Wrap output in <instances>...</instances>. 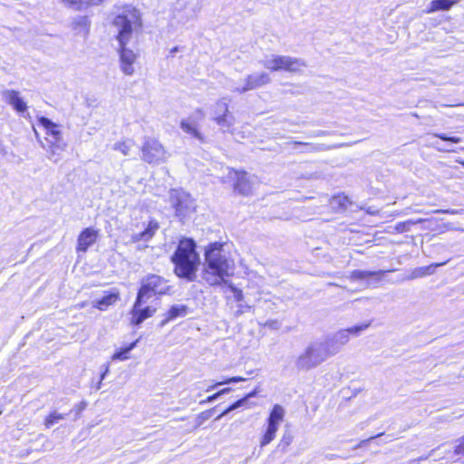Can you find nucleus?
<instances>
[{
    "label": "nucleus",
    "mask_w": 464,
    "mask_h": 464,
    "mask_svg": "<svg viewBox=\"0 0 464 464\" xmlns=\"http://www.w3.org/2000/svg\"><path fill=\"white\" fill-rule=\"evenodd\" d=\"M141 25V16L139 10L131 6L125 7L112 21V27L120 45L121 70L126 75L133 74V64L137 59L136 53L127 48L126 45L130 41L133 32L139 30Z\"/></svg>",
    "instance_id": "1"
},
{
    "label": "nucleus",
    "mask_w": 464,
    "mask_h": 464,
    "mask_svg": "<svg viewBox=\"0 0 464 464\" xmlns=\"http://www.w3.org/2000/svg\"><path fill=\"white\" fill-rule=\"evenodd\" d=\"M235 262L225 252L223 245L210 243L205 250V264L202 277L209 285H220L226 277L233 276Z\"/></svg>",
    "instance_id": "2"
},
{
    "label": "nucleus",
    "mask_w": 464,
    "mask_h": 464,
    "mask_svg": "<svg viewBox=\"0 0 464 464\" xmlns=\"http://www.w3.org/2000/svg\"><path fill=\"white\" fill-rule=\"evenodd\" d=\"M171 262L174 264V273L178 277L188 282L194 281L200 264L195 241L191 238L181 239L171 256Z\"/></svg>",
    "instance_id": "3"
},
{
    "label": "nucleus",
    "mask_w": 464,
    "mask_h": 464,
    "mask_svg": "<svg viewBox=\"0 0 464 464\" xmlns=\"http://www.w3.org/2000/svg\"><path fill=\"white\" fill-rule=\"evenodd\" d=\"M331 355L329 343L313 342L296 358L295 365L299 371H308L319 366Z\"/></svg>",
    "instance_id": "4"
},
{
    "label": "nucleus",
    "mask_w": 464,
    "mask_h": 464,
    "mask_svg": "<svg viewBox=\"0 0 464 464\" xmlns=\"http://www.w3.org/2000/svg\"><path fill=\"white\" fill-rule=\"evenodd\" d=\"M261 63L272 72L284 70L289 72H298L306 66V63L300 58L275 54L266 57Z\"/></svg>",
    "instance_id": "5"
},
{
    "label": "nucleus",
    "mask_w": 464,
    "mask_h": 464,
    "mask_svg": "<svg viewBox=\"0 0 464 464\" xmlns=\"http://www.w3.org/2000/svg\"><path fill=\"white\" fill-rule=\"evenodd\" d=\"M285 410L279 404H275L266 420L265 430L260 438L259 444L264 448L270 444L276 438L280 425L284 421Z\"/></svg>",
    "instance_id": "6"
},
{
    "label": "nucleus",
    "mask_w": 464,
    "mask_h": 464,
    "mask_svg": "<svg viewBox=\"0 0 464 464\" xmlns=\"http://www.w3.org/2000/svg\"><path fill=\"white\" fill-rule=\"evenodd\" d=\"M169 289V285L165 278L158 275H149L141 279L137 296L148 300L153 295L166 294Z\"/></svg>",
    "instance_id": "7"
},
{
    "label": "nucleus",
    "mask_w": 464,
    "mask_h": 464,
    "mask_svg": "<svg viewBox=\"0 0 464 464\" xmlns=\"http://www.w3.org/2000/svg\"><path fill=\"white\" fill-rule=\"evenodd\" d=\"M169 158L164 146L156 139L146 138L141 147V159L149 164H160Z\"/></svg>",
    "instance_id": "8"
},
{
    "label": "nucleus",
    "mask_w": 464,
    "mask_h": 464,
    "mask_svg": "<svg viewBox=\"0 0 464 464\" xmlns=\"http://www.w3.org/2000/svg\"><path fill=\"white\" fill-rule=\"evenodd\" d=\"M271 82V77L267 72H254L248 74L241 83L232 82L229 89L237 93H245L252 90L261 88Z\"/></svg>",
    "instance_id": "9"
},
{
    "label": "nucleus",
    "mask_w": 464,
    "mask_h": 464,
    "mask_svg": "<svg viewBox=\"0 0 464 464\" xmlns=\"http://www.w3.org/2000/svg\"><path fill=\"white\" fill-rule=\"evenodd\" d=\"M169 201L179 217H186L194 209V202L189 195L181 190L173 189L169 192Z\"/></svg>",
    "instance_id": "10"
},
{
    "label": "nucleus",
    "mask_w": 464,
    "mask_h": 464,
    "mask_svg": "<svg viewBox=\"0 0 464 464\" xmlns=\"http://www.w3.org/2000/svg\"><path fill=\"white\" fill-rule=\"evenodd\" d=\"M147 300L144 298L136 297L133 307L130 311L131 319L130 323L135 325H140L146 319L151 317L155 312L156 308L152 306L142 307V304L146 303Z\"/></svg>",
    "instance_id": "11"
},
{
    "label": "nucleus",
    "mask_w": 464,
    "mask_h": 464,
    "mask_svg": "<svg viewBox=\"0 0 464 464\" xmlns=\"http://www.w3.org/2000/svg\"><path fill=\"white\" fill-rule=\"evenodd\" d=\"M2 99L11 105L17 112L23 113L27 110L26 102L20 97L19 92L15 90H5L2 92Z\"/></svg>",
    "instance_id": "12"
},
{
    "label": "nucleus",
    "mask_w": 464,
    "mask_h": 464,
    "mask_svg": "<svg viewBox=\"0 0 464 464\" xmlns=\"http://www.w3.org/2000/svg\"><path fill=\"white\" fill-rule=\"evenodd\" d=\"M350 340L349 333L345 329H341L334 333L331 337L325 340V343H329L330 353L332 355L337 353L341 348L348 343Z\"/></svg>",
    "instance_id": "13"
},
{
    "label": "nucleus",
    "mask_w": 464,
    "mask_h": 464,
    "mask_svg": "<svg viewBox=\"0 0 464 464\" xmlns=\"http://www.w3.org/2000/svg\"><path fill=\"white\" fill-rule=\"evenodd\" d=\"M236 182L235 190L243 196H248L252 193L253 189V179L246 172L235 173Z\"/></svg>",
    "instance_id": "14"
},
{
    "label": "nucleus",
    "mask_w": 464,
    "mask_h": 464,
    "mask_svg": "<svg viewBox=\"0 0 464 464\" xmlns=\"http://www.w3.org/2000/svg\"><path fill=\"white\" fill-rule=\"evenodd\" d=\"M97 237V230L92 227L83 229L78 237L76 250L86 252L89 246L95 243Z\"/></svg>",
    "instance_id": "15"
},
{
    "label": "nucleus",
    "mask_w": 464,
    "mask_h": 464,
    "mask_svg": "<svg viewBox=\"0 0 464 464\" xmlns=\"http://www.w3.org/2000/svg\"><path fill=\"white\" fill-rule=\"evenodd\" d=\"M46 142L48 148L47 150V157L50 160L53 162H57L61 159V154L66 149V143L64 142L63 138L49 140L46 138Z\"/></svg>",
    "instance_id": "16"
},
{
    "label": "nucleus",
    "mask_w": 464,
    "mask_h": 464,
    "mask_svg": "<svg viewBox=\"0 0 464 464\" xmlns=\"http://www.w3.org/2000/svg\"><path fill=\"white\" fill-rule=\"evenodd\" d=\"M294 148L296 146H302L303 150H300L301 153H314L320 151H326L334 149L340 148L342 145H326L324 143H313V142H301V141H292L289 143Z\"/></svg>",
    "instance_id": "17"
},
{
    "label": "nucleus",
    "mask_w": 464,
    "mask_h": 464,
    "mask_svg": "<svg viewBox=\"0 0 464 464\" xmlns=\"http://www.w3.org/2000/svg\"><path fill=\"white\" fill-rule=\"evenodd\" d=\"M447 262L448 261H445L442 263L431 264L428 266L417 267L409 276L398 278L397 282H402L405 280H412V279L423 277L427 275H431L434 273L436 267L441 266L447 264Z\"/></svg>",
    "instance_id": "18"
},
{
    "label": "nucleus",
    "mask_w": 464,
    "mask_h": 464,
    "mask_svg": "<svg viewBox=\"0 0 464 464\" xmlns=\"http://www.w3.org/2000/svg\"><path fill=\"white\" fill-rule=\"evenodd\" d=\"M392 270H378V271H364V270H353L350 275V278L353 280H362L370 277H374L375 282L378 283L382 277L388 272Z\"/></svg>",
    "instance_id": "19"
},
{
    "label": "nucleus",
    "mask_w": 464,
    "mask_h": 464,
    "mask_svg": "<svg viewBox=\"0 0 464 464\" xmlns=\"http://www.w3.org/2000/svg\"><path fill=\"white\" fill-rule=\"evenodd\" d=\"M213 121L217 123V125L219 127V130L222 132H233L232 129L235 124L236 119L230 111H228L225 115L213 117Z\"/></svg>",
    "instance_id": "20"
},
{
    "label": "nucleus",
    "mask_w": 464,
    "mask_h": 464,
    "mask_svg": "<svg viewBox=\"0 0 464 464\" xmlns=\"http://www.w3.org/2000/svg\"><path fill=\"white\" fill-rule=\"evenodd\" d=\"M159 227H160L157 221L150 220L147 227L142 232L135 233L132 235V240L134 242L149 241L154 236Z\"/></svg>",
    "instance_id": "21"
},
{
    "label": "nucleus",
    "mask_w": 464,
    "mask_h": 464,
    "mask_svg": "<svg viewBox=\"0 0 464 464\" xmlns=\"http://www.w3.org/2000/svg\"><path fill=\"white\" fill-rule=\"evenodd\" d=\"M38 121L39 124L45 129L46 134L51 137L49 140L63 138L59 126L50 119L40 117Z\"/></svg>",
    "instance_id": "22"
},
{
    "label": "nucleus",
    "mask_w": 464,
    "mask_h": 464,
    "mask_svg": "<svg viewBox=\"0 0 464 464\" xmlns=\"http://www.w3.org/2000/svg\"><path fill=\"white\" fill-rule=\"evenodd\" d=\"M188 313V307L185 304H175L172 305L168 313L166 314V318L162 320L160 325H165L168 322L174 320L178 317H184Z\"/></svg>",
    "instance_id": "23"
},
{
    "label": "nucleus",
    "mask_w": 464,
    "mask_h": 464,
    "mask_svg": "<svg viewBox=\"0 0 464 464\" xmlns=\"http://www.w3.org/2000/svg\"><path fill=\"white\" fill-rule=\"evenodd\" d=\"M91 21L87 16H78L72 22V29L75 34L86 37L90 31Z\"/></svg>",
    "instance_id": "24"
},
{
    "label": "nucleus",
    "mask_w": 464,
    "mask_h": 464,
    "mask_svg": "<svg viewBox=\"0 0 464 464\" xmlns=\"http://www.w3.org/2000/svg\"><path fill=\"white\" fill-rule=\"evenodd\" d=\"M119 300L118 293H110L100 300L94 302L93 306L99 310H106L110 305L115 304Z\"/></svg>",
    "instance_id": "25"
},
{
    "label": "nucleus",
    "mask_w": 464,
    "mask_h": 464,
    "mask_svg": "<svg viewBox=\"0 0 464 464\" xmlns=\"http://www.w3.org/2000/svg\"><path fill=\"white\" fill-rule=\"evenodd\" d=\"M180 128H181V130L184 132H186V133L191 135L192 137L198 139L199 141H201V142L204 141V137L198 130L197 125L195 123H192V122L188 121V120H183L180 122Z\"/></svg>",
    "instance_id": "26"
},
{
    "label": "nucleus",
    "mask_w": 464,
    "mask_h": 464,
    "mask_svg": "<svg viewBox=\"0 0 464 464\" xmlns=\"http://www.w3.org/2000/svg\"><path fill=\"white\" fill-rule=\"evenodd\" d=\"M330 205L335 211H341L347 208L350 205V200L346 196L340 194L330 199Z\"/></svg>",
    "instance_id": "27"
},
{
    "label": "nucleus",
    "mask_w": 464,
    "mask_h": 464,
    "mask_svg": "<svg viewBox=\"0 0 464 464\" xmlns=\"http://www.w3.org/2000/svg\"><path fill=\"white\" fill-rule=\"evenodd\" d=\"M456 3L457 0H433L430 3V7L429 8L428 13L439 10H450Z\"/></svg>",
    "instance_id": "28"
},
{
    "label": "nucleus",
    "mask_w": 464,
    "mask_h": 464,
    "mask_svg": "<svg viewBox=\"0 0 464 464\" xmlns=\"http://www.w3.org/2000/svg\"><path fill=\"white\" fill-rule=\"evenodd\" d=\"M139 340H136L130 343L128 346L120 349L119 351L115 352L112 355L111 359L113 361L119 360V361H125L129 359V353L137 346Z\"/></svg>",
    "instance_id": "29"
},
{
    "label": "nucleus",
    "mask_w": 464,
    "mask_h": 464,
    "mask_svg": "<svg viewBox=\"0 0 464 464\" xmlns=\"http://www.w3.org/2000/svg\"><path fill=\"white\" fill-rule=\"evenodd\" d=\"M134 146V142L132 140H123L117 141L113 144L112 149L114 150H118L121 152L124 156H128Z\"/></svg>",
    "instance_id": "30"
},
{
    "label": "nucleus",
    "mask_w": 464,
    "mask_h": 464,
    "mask_svg": "<svg viewBox=\"0 0 464 464\" xmlns=\"http://www.w3.org/2000/svg\"><path fill=\"white\" fill-rule=\"evenodd\" d=\"M229 111L228 102L226 98H221L214 105L213 117L225 115Z\"/></svg>",
    "instance_id": "31"
},
{
    "label": "nucleus",
    "mask_w": 464,
    "mask_h": 464,
    "mask_svg": "<svg viewBox=\"0 0 464 464\" xmlns=\"http://www.w3.org/2000/svg\"><path fill=\"white\" fill-rule=\"evenodd\" d=\"M67 414H62L53 411L51 412L44 420L45 428L49 429L55 423L59 422L62 420H64Z\"/></svg>",
    "instance_id": "32"
},
{
    "label": "nucleus",
    "mask_w": 464,
    "mask_h": 464,
    "mask_svg": "<svg viewBox=\"0 0 464 464\" xmlns=\"http://www.w3.org/2000/svg\"><path fill=\"white\" fill-rule=\"evenodd\" d=\"M256 394V392H252L250 393H248L246 396H245L244 398L237 401L236 402H234L233 404H231L228 408H227L223 412H222V415H227L228 414L230 411H235L237 409H238L239 407H242L246 402V401L255 396Z\"/></svg>",
    "instance_id": "33"
},
{
    "label": "nucleus",
    "mask_w": 464,
    "mask_h": 464,
    "mask_svg": "<svg viewBox=\"0 0 464 464\" xmlns=\"http://www.w3.org/2000/svg\"><path fill=\"white\" fill-rule=\"evenodd\" d=\"M293 442V436L289 432H285L282 435V438L277 444V449L281 450L282 452H285L287 450V448L290 446V444Z\"/></svg>",
    "instance_id": "34"
},
{
    "label": "nucleus",
    "mask_w": 464,
    "mask_h": 464,
    "mask_svg": "<svg viewBox=\"0 0 464 464\" xmlns=\"http://www.w3.org/2000/svg\"><path fill=\"white\" fill-rule=\"evenodd\" d=\"M371 324H372V321H369V322H366V323H363V324H361L358 325H353V326L345 328V330H346V332L349 333V336L350 335L358 336L361 334V332L368 329L370 327Z\"/></svg>",
    "instance_id": "35"
},
{
    "label": "nucleus",
    "mask_w": 464,
    "mask_h": 464,
    "mask_svg": "<svg viewBox=\"0 0 464 464\" xmlns=\"http://www.w3.org/2000/svg\"><path fill=\"white\" fill-rule=\"evenodd\" d=\"M420 222H422V219H418L416 221H413L411 219V220H407L404 222H400L394 226V230L398 233L406 232V231L410 230V227L411 225L420 223Z\"/></svg>",
    "instance_id": "36"
},
{
    "label": "nucleus",
    "mask_w": 464,
    "mask_h": 464,
    "mask_svg": "<svg viewBox=\"0 0 464 464\" xmlns=\"http://www.w3.org/2000/svg\"><path fill=\"white\" fill-rule=\"evenodd\" d=\"M244 381H246V379L243 378V377H240V376L232 377V378L227 379V380H225L223 382H218V383L210 386L207 390V392H209L210 390H212V389H214V388H216V387H218L219 385H222V384L232 383V382H244Z\"/></svg>",
    "instance_id": "37"
},
{
    "label": "nucleus",
    "mask_w": 464,
    "mask_h": 464,
    "mask_svg": "<svg viewBox=\"0 0 464 464\" xmlns=\"http://www.w3.org/2000/svg\"><path fill=\"white\" fill-rule=\"evenodd\" d=\"M434 136L440 138L442 140L450 141V142H453V143H459V142H460L462 140L461 138H459V137L448 136L447 134H444V133H440V134L437 133V134H434Z\"/></svg>",
    "instance_id": "38"
},
{
    "label": "nucleus",
    "mask_w": 464,
    "mask_h": 464,
    "mask_svg": "<svg viewBox=\"0 0 464 464\" xmlns=\"http://www.w3.org/2000/svg\"><path fill=\"white\" fill-rule=\"evenodd\" d=\"M215 411V408H212L210 410H208V411H202L198 416V425H201L204 421H206L207 420H208L211 415H212V412Z\"/></svg>",
    "instance_id": "39"
},
{
    "label": "nucleus",
    "mask_w": 464,
    "mask_h": 464,
    "mask_svg": "<svg viewBox=\"0 0 464 464\" xmlns=\"http://www.w3.org/2000/svg\"><path fill=\"white\" fill-rule=\"evenodd\" d=\"M62 2L67 6L75 10H80L83 7L81 0H62Z\"/></svg>",
    "instance_id": "40"
},
{
    "label": "nucleus",
    "mask_w": 464,
    "mask_h": 464,
    "mask_svg": "<svg viewBox=\"0 0 464 464\" xmlns=\"http://www.w3.org/2000/svg\"><path fill=\"white\" fill-rule=\"evenodd\" d=\"M455 454L464 457V437L459 440L455 447Z\"/></svg>",
    "instance_id": "41"
},
{
    "label": "nucleus",
    "mask_w": 464,
    "mask_h": 464,
    "mask_svg": "<svg viewBox=\"0 0 464 464\" xmlns=\"http://www.w3.org/2000/svg\"><path fill=\"white\" fill-rule=\"evenodd\" d=\"M87 406V403L86 401H81L79 404H77L72 411L75 412V417H74V420H77L81 414V412L86 408Z\"/></svg>",
    "instance_id": "42"
},
{
    "label": "nucleus",
    "mask_w": 464,
    "mask_h": 464,
    "mask_svg": "<svg viewBox=\"0 0 464 464\" xmlns=\"http://www.w3.org/2000/svg\"><path fill=\"white\" fill-rule=\"evenodd\" d=\"M250 308H251L250 305H247V304L245 305V304H240L238 305V307L237 308V310H235L234 314L236 317H238L241 314H243L244 313H246V311H248Z\"/></svg>",
    "instance_id": "43"
},
{
    "label": "nucleus",
    "mask_w": 464,
    "mask_h": 464,
    "mask_svg": "<svg viewBox=\"0 0 464 464\" xmlns=\"http://www.w3.org/2000/svg\"><path fill=\"white\" fill-rule=\"evenodd\" d=\"M435 213H447L451 215H459L464 212V209H437Z\"/></svg>",
    "instance_id": "44"
},
{
    "label": "nucleus",
    "mask_w": 464,
    "mask_h": 464,
    "mask_svg": "<svg viewBox=\"0 0 464 464\" xmlns=\"http://www.w3.org/2000/svg\"><path fill=\"white\" fill-rule=\"evenodd\" d=\"M232 292L234 293V297L237 302H242L244 299L243 292L240 289L236 287H232Z\"/></svg>",
    "instance_id": "45"
},
{
    "label": "nucleus",
    "mask_w": 464,
    "mask_h": 464,
    "mask_svg": "<svg viewBox=\"0 0 464 464\" xmlns=\"http://www.w3.org/2000/svg\"><path fill=\"white\" fill-rule=\"evenodd\" d=\"M219 398V394H218L217 392L213 395H210L208 396L207 399L199 401V404L203 405V404H206V403H209V402H213L214 401H216L217 399Z\"/></svg>",
    "instance_id": "46"
},
{
    "label": "nucleus",
    "mask_w": 464,
    "mask_h": 464,
    "mask_svg": "<svg viewBox=\"0 0 464 464\" xmlns=\"http://www.w3.org/2000/svg\"><path fill=\"white\" fill-rule=\"evenodd\" d=\"M102 0H81L82 6H88L90 5H99Z\"/></svg>",
    "instance_id": "47"
},
{
    "label": "nucleus",
    "mask_w": 464,
    "mask_h": 464,
    "mask_svg": "<svg viewBox=\"0 0 464 464\" xmlns=\"http://www.w3.org/2000/svg\"><path fill=\"white\" fill-rule=\"evenodd\" d=\"M104 367H105V369H104V372L101 375V380L97 385V390H99L101 388L102 380L105 378L106 374L109 372V365H105Z\"/></svg>",
    "instance_id": "48"
},
{
    "label": "nucleus",
    "mask_w": 464,
    "mask_h": 464,
    "mask_svg": "<svg viewBox=\"0 0 464 464\" xmlns=\"http://www.w3.org/2000/svg\"><path fill=\"white\" fill-rule=\"evenodd\" d=\"M329 132L328 131H325V130H315L314 131L311 136L313 137H322V136H325V135H328Z\"/></svg>",
    "instance_id": "49"
},
{
    "label": "nucleus",
    "mask_w": 464,
    "mask_h": 464,
    "mask_svg": "<svg viewBox=\"0 0 464 464\" xmlns=\"http://www.w3.org/2000/svg\"><path fill=\"white\" fill-rule=\"evenodd\" d=\"M266 326H269L274 329H278L280 326V324L277 321H268L266 324Z\"/></svg>",
    "instance_id": "50"
},
{
    "label": "nucleus",
    "mask_w": 464,
    "mask_h": 464,
    "mask_svg": "<svg viewBox=\"0 0 464 464\" xmlns=\"http://www.w3.org/2000/svg\"><path fill=\"white\" fill-rule=\"evenodd\" d=\"M230 391H231L230 388H225V389L220 390L217 393L219 394V397H220L221 395L228 393Z\"/></svg>",
    "instance_id": "51"
},
{
    "label": "nucleus",
    "mask_w": 464,
    "mask_h": 464,
    "mask_svg": "<svg viewBox=\"0 0 464 464\" xmlns=\"http://www.w3.org/2000/svg\"><path fill=\"white\" fill-rule=\"evenodd\" d=\"M382 434V433H380V434H378V435H376V436H372V437H370L369 439H367V440H362V441H361V443L358 445V447H360L362 444L365 443L366 441L372 440H373V439H375V438H377V437L381 436Z\"/></svg>",
    "instance_id": "52"
},
{
    "label": "nucleus",
    "mask_w": 464,
    "mask_h": 464,
    "mask_svg": "<svg viewBox=\"0 0 464 464\" xmlns=\"http://www.w3.org/2000/svg\"><path fill=\"white\" fill-rule=\"evenodd\" d=\"M197 113H198V119H202V118L204 117V112H203V111H202V110L198 109V110L197 111Z\"/></svg>",
    "instance_id": "53"
},
{
    "label": "nucleus",
    "mask_w": 464,
    "mask_h": 464,
    "mask_svg": "<svg viewBox=\"0 0 464 464\" xmlns=\"http://www.w3.org/2000/svg\"><path fill=\"white\" fill-rule=\"evenodd\" d=\"M0 153L2 154H6V150H5V148L4 147V145L2 144V142L0 141Z\"/></svg>",
    "instance_id": "54"
},
{
    "label": "nucleus",
    "mask_w": 464,
    "mask_h": 464,
    "mask_svg": "<svg viewBox=\"0 0 464 464\" xmlns=\"http://www.w3.org/2000/svg\"><path fill=\"white\" fill-rule=\"evenodd\" d=\"M179 51V47L175 46L170 50V55H173L175 53Z\"/></svg>",
    "instance_id": "55"
},
{
    "label": "nucleus",
    "mask_w": 464,
    "mask_h": 464,
    "mask_svg": "<svg viewBox=\"0 0 464 464\" xmlns=\"http://www.w3.org/2000/svg\"><path fill=\"white\" fill-rule=\"evenodd\" d=\"M224 415L222 413L218 414V416L215 419V420H219Z\"/></svg>",
    "instance_id": "56"
},
{
    "label": "nucleus",
    "mask_w": 464,
    "mask_h": 464,
    "mask_svg": "<svg viewBox=\"0 0 464 464\" xmlns=\"http://www.w3.org/2000/svg\"><path fill=\"white\" fill-rule=\"evenodd\" d=\"M439 150L441 151H446V150H444V149H439ZM447 151H450V150H447Z\"/></svg>",
    "instance_id": "57"
},
{
    "label": "nucleus",
    "mask_w": 464,
    "mask_h": 464,
    "mask_svg": "<svg viewBox=\"0 0 464 464\" xmlns=\"http://www.w3.org/2000/svg\"><path fill=\"white\" fill-rule=\"evenodd\" d=\"M329 285H337L334 283H329Z\"/></svg>",
    "instance_id": "58"
}]
</instances>
